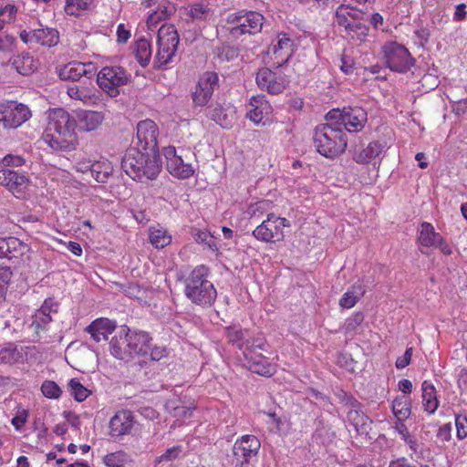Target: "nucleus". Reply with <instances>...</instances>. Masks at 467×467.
<instances>
[{"label":"nucleus","instance_id":"obj_1","mask_svg":"<svg viewBox=\"0 0 467 467\" xmlns=\"http://www.w3.org/2000/svg\"><path fill=\"white\" fill-rule=\"evenodd\" d=\"M76 120L63 109H55L48 115V122L42 135L43 140L53 150L71 151L78 145Z\"/></svg>","mask_w":467,"mask_h":467},{"label":"nucleus","instance_id":"obj_2","mask_svg":"<svg viewBox=\"0 0 467 467\" xmlns=\"http://www.w3.org/2000/svg\"><path fill=\"white\" fill-rule=\"evenodd\" d=\"M121 168L134 181L155 180L161 171L159 152L130 147L122 158Z\"/></svg>","mask_w":467,"mask_h":467},{"label":"nucleus","instance_id":"obj_3","mask_svg":"<svg viewBox=\"0 0 467 467\" xmlns=\"http://www.w3.org/2000/svg\"><path fill=\"white\" fill-rule=\"evenodd\" d=\"M210 270L203 265L196 266L184 280V295L194 305L211 307L216 298L217 291L209 280Z\"/></svg>","mask_w":467,"mask_h":467},{"label":"nucleus","instance_id":"obj_4","mask_svg":"<svg viewBox=\"0 0 467 467\" xmlns=\"http://www.w3.org/2000/svg\"><path fill=\"white\" fill-rule=\"evenodd\" d=\"M313 143L319 154L333 159L345 151L347 138L342 129L331 121L316 127Z\"/></svg>","mask_w":467,"mask_h":467},{"label":"nucleus","instance_id":"obj_5","mask_svg":"<svg viewBox=\"0 0 467 467\" xmlns=\"http://www.w3.org/2000/svg\"><path fill=\"white\" fill-rule=\"evenodd\" d=\"M179 39V34L173 25L166 24L160 27L157 40L158 49L153 62L156 68H165L172 62Z\"/></svg>","mask_w":467,"mask_h":467},{"label":"nucleus","instance_id":"obj_6","mask_svg":"<svg viewBox=\"0 0 467 467\" xmlns=\"http://www.w3.org/2000/svg\"><path fill=\"white\" fill-rule=\"evenodd\" d=\"M264 16L254 11H239L227 16L229 35L237 38L244 34H255L261 31Z\"/></svg>","mask_w":467,"mask_h":467},{"label":"nucleus","instance_id":"obj_7","mask_svg":"<svg viewBox=\"0 0 467 467\" xmlns=\"http://www.w3.org/2000/svg\"><path fill=\"white\" fill-rule=\"evenodd\" d=\"M327 120L335 121V124L344 126L348 132H358L368 120L367 111L361 107H348L342 110L334 109L326 115Z\"/></svg>","mask_w":467,"mask_h":467},{"label":"nucleus","instance_id":"obj_8","mask_svg":"<svg viewBox=\"0 0 467 467\" xmlns=\"http://www.w3.org/2000/svg\"><path fill=\"white\" fill-rule=\"evenodd\" d=\"M265 342L262 338H253L246 344L243 352L250 371L261 376L270 377L275 372V367L268 361V358L265 357L259 350L266 351Z\"/></svg>","mask_w":467,"mask_h":467},{"label":"nucleus","instance_id":"obj_9","mask_svg":"<svg viewBox=\"0 0 467 467\" xmlns=\"http://www.w3.org/2000/svg\"><path fill=\"white\" fill-rule=\"evenodd\" d=\"M382 53L387 67L395 72L405 73L414 65L415 59L401 44L388 42L382 47Z\"/></svg>","mask_w":467,"mask_h":467},{"label":"nucleus","instance_id":"obj_10","mask_svg":"<svg viewBox=\"0 0 467 467\" xmlns=\"http://www.w3.org/2000/svg\"><path fill=\"white\" fill-rule=\"evenodd\" d=\"M130 79V75L121 67H104L97 75V83L99 88L110 97L119 94V87H122Z\"/></svg>","mask_w":467,"mask_h":467},{"label":"nucleus","instance_id":"obj_11","mask_svg":"<svg viewBox=\"0 0 467 467\" xmlns=\"http://www.w3.org/2000/svg\"><path fill=\"white\" fill-rule=\"evenodd\" d=\"M289 226L285 218L269 213L254 231L253 235L255 239L265 243H275L284 238L283 228Z\"/></svg>","mask_w":467,"mask_h":467},{"label":"nucleus","instance_id":"obj_12","mask_svg":"<svg viewBox=\"0 0 467 467\" xmlns=\"http://www.w3.org/2000/svg\"><path fill=\"white\" fill-rule=\"evenodd\" d=\"M31 110L23 103L7 101L0 104V123L5 129H16L31 118Z\"/></svg>","mask_w":467,"mask_h":467},{"label":"nucleus","instance_id":"obj_13","mask_svg":"<svg viewBox=\"0 0 467 467\" xmlns=\"http://www.w3.org/2000/svg\"><path fill=\"white\" fill-rule=\"evenodd\" d=\"M159 129L151 119L140 120L137 124L136 139L133 140V147L140 148L143 150L159 152L157 137Z\"/></svg>","mask_w":467,"mask_h":467},{"label":"nucleus","instance_id":"obj_14","mask_svg":"<svg viewBox=\"0 0 467 467\" xmlns=\"http://www.w3.org/2000/svg\"><path fill=\"white\" fill-rule=\"evenodd\" d=\"M257 86L269 94H280L287 87L289 79L280 72H275L268 67L258 70L255 78Z\"/></svg>","mask_w":467,"mask_h":467},{"label":"nucleus","instance_id":"obj_15","mask_svg":"<svg viewBox=\"0 0 467 467\" xmlns=\"http://www.w3.org/2000/svg\"><path fill=\"white\" fill-rule=\"evenodd\" d=\"M219 88V77L214 71H206L200 77L195 90L192 92L193 103L205 106L214 90Z\"/></svg>","mask_w":467,"mask_h":467},{"label":"nucleus","instance_id":"obj_16","mask_svg":"<svg viewBox=\"0 0 467 467\" xmlns=\"http://www.w3.org/2000/svg\"><path fill=\"white\" fill-rule=\"evenodd\" d=\"M273 60V66L279 68L285 65L294 54V41L286 34L277 36L276 43L273 44L267 52Z\"/></svg>","mask_w":467,"mask_h":467},{"label":"nucleus","instance_id":"obj_17","mask_svg":"<svg viewBox=\"0 0 467 467\" xmlns=\"http://www.w3.org/2000/svg\"><path fill=\"white\" fill-rule=\"evenodd\" d=\"M163 155L167 161L166 168L172 176L179 179H188L193 174L194 170L192 165L184 163L182 156L177 155L176 149L173 146L165 147Z\"/></svg>","mask_w":467,"mask_h":467},{"label":"nucleus","instance_id":"obj_18","mask_svg":"<svg viewBox=\"0 0 467 467\" xmlns=\"http://www.w3.org/2000/svg\"><path fill=\"white\" fill-rule=\"evenodd\" d=\"M110 353L118 359L129 361L132 356L130 329L121 327L109 342Z\"/></svg>","mask_w":467,"mask_h":467},{"label":"nucleus","instance_id":"obj_19","mask_svg":"<svg viewBox=\"0 0 467 467\" xmlns=\"http://www.w3.org/2000/svg\"><path fill=\"white\" fill-rule=\"evenodd\" d=\"M419 243L424 247L439 248L444 254H451V250L442 236L435 232L430 223H422L418 236Z\"/></svg>","mask_w":467,"mask_h":467},{"label":"nucleus","instance_id":"obj_20","mask_svg":"<svg viewBox=\"0 0 467 467\" xmlns=\"http://www.w3.org/2000/svg\"><path fill=\"white\" fill-rule=\"evenodd\" d=\"M29 246L16 237L0 238V258H7L8 260L24 261V257L27 256Z\"/></svg>","mask_w":467,"mask_h":467},{"label":"nucleus","instance_id":"obj_21","mask_svg":"<svg viewBox=\"0 0 467 467\" xmlns=\"http://www.w3.org/2000/svg\"><path fill=\"white\" fill-rule=\"evenodd\" d=\"M28 179L25 172L9 168H0V185L7 188L13 194H20L26 188Z\"/></svg>","mask_w":467,"mask_h":467},{"label":"nucleus","instance_id":"obj_22","mask_svg":"<svg viewBox=\"0 0 467 467\" xmlns=\"http://www.w3.org/2000/svg\"><path fill=\"white\" fill-rule=\"evenodd\" d=\"M261 443L255 436L244 435L234 445V458L237 461H250L251 458L257 455Z\"/></svg>","mask_w":467,"mask_h":467},{"label":"nucleus","instance_id":"obj_23","mask_svg":"<svg viewBox=\"0 0 467 467\" xmlns=\"http://www.w3.org/2000/svg\"><path fill=\"white\" fill-rule=\"evenodd\" d=\"M95 74L93 66L80 62H70L61 67L58 76L62 80L78 81L81 77L90 78Z\"/></svg>","mask_w":467,"mask_h":467},{"label":"nucleus","instance_id":"obj_24","mask_svg":"<svg viewBox=\"0 0 467 467\" xmlns=\"http://www.w3.org/2000/svg\"><path fill=\"white\" fill-rule=\"evenodd\" d=\"M133 416L130 410L118 411L109 421L110 435L119 437L130 432L133 427Z\"/></svg>","mask_w":467,"mask_h":467},{"label":"nucleus","instance_id":"obj_25","mask_svg":"<svg viewBox=\"0 0 467 467\" xmlns=\"http://www.w3.org/2000/svg\"><path fill=\"white\" fill-rule=\"evenodd\" d=\"M115 328V324L109 319L98 318L86 327V331L90 334L94 341L100 342L101 340H108L109 335H110Z\"/></svg>","mask_w":467,"mask_h":467},{"label":"nucleus","instance_id":"obj_26","mask_svg":"<svg viewBox=\"0 0 467 467\" xmlns=\"http://www.w3.org/2000/svg\"><path fill=\"white\" fill-rule=\"evenodd\" d=\"M385 145L379 141H372L364 149H356L353 152V160L359 164L371 162L383 151Z\"/></svg>","mask_w":467,"mask_h":467},{"label":"nucleus","instance_id":"obj_27","mask_svg":"<svg viewBox=\"0 0 467 467\" xmlns=\"http://www.w3.org/2000/svg\"><path fill=\"white\" fill-rule=\"evenodd\" d=\"M12 67L21 75L28 76L35 72L38 67V61L29 53H22L10 59Z\"/></svg>","mask_w":467,"mask_h":467},{"label":"nucleus","instance_id":"obj_28","mask_svg":"<svg viewBox=\"0 0 467 467\" xmlns=\"http://www.w3.org/2000/svg\"><path fill=\"white\" fill-rule=\"evenodd\" d=\"M211 118L221 127L228 129L233 126L235 119V109L230 106L216 104L212 110Z\"/></svg>","mask_w":467,"mask_h":467},{"label":"nucleus","instance_id":"obj_29","mask_svg":"<svg viewBox=\"0 0 467 467\" xmlns=\"http://www.w3.org/2000/svg\"><path fill=\"white\" fill-rule=\"evenodd\" d=\"M33 38L36 44L52 47L59 43V32L53 27H40L34 29Z\"/></svg>","mask_w":467,"mask_h":467},{"label":"nucleus","instance_id":"obj_30","mask_svg":"<svg viewBox=\"0 0 467 467\" xmlns=\"http://www.w3.org/2000/svg\"><path fill=\"white\" fill-rule=\"evenodd\" d=\"M250 106L252 109L247 113L249 119L255 124L263 122L265 114H267L270 109L267 101L264 99V96L253 97L250 99Z\"/></svg>","mask_w":467,"mask_h":467},{"label":"nucleus","instance_id":"obj_31","mask_svg":"<svg viewBox=\"0 0 467 467\" xmlns=\"http://www.w3.org/2000/svg\"><path fill=\"white\" fill-rule=\"evenodd\" d=\"M422 390V404L425 411L432 414L436 411L439 406L437 399V392L432 383L424 380L421 384Z\"/></svg>","mask_w":467,"mask_h":467},{"label":"nucleus","instance_id":"obj_32","mask_svg":"<svg viewBox=\"0 0 467 467\" xmlns=\"http://www.w3.org/2000/svg\"><path fill=\"white\" fill-rule=\"evenodd\" d=\"M78 117L79 128L86 131L96 130L104 119V116L101 112L91 110L79 112Z\"/></svg>","mask_w":467,"mask_h":467},{"label":"nucleus","instance_id":"obj_33","mask_svg":"<svg viewBox=\"0 0 467 467\" xmlns=\"http://www.w3.org/2000/svg\"><path fill=\"white\" fill-rule=\"evenodd\" d=\"M130 340L132 348V354L147 355L150 349V337L147 332L140 331L130 333Z\"/></svg>","mask_w":467,"mask_h":467},{"label":"nucleus","instance_id":"obj_34","mask_svg":"<svg viewBox=\"0 0 467 467\" xmlns=\"http://www.w3.org/2000/svg\"><path fill=\"white\" fill-rule=\"evenodd\" d=\"M348 404L351 407L347 414L348 421L355 427L357 431H359L360 430L363 431L364 426L368 420V418L363 412L358 410L359 403L357 400L354 398H349Z\"/></svg>","mask_w":467,"mask_h":467},{"label":"nucleus","instance_id":"obj_35","mask_svg":"<svg viewBox=\"0 0 467 467\" xmlns=\"http://www.w3.org/2000/svg\"><path fill=\"white\" fill-rule=\"evenodd\" d=\"M149 239L157 249L164 248L171 242V234L162 227H150Z\"/></svg>","mask_w":467,"mask_h":467},{"label":"nucleus","instance_id":"obj_36","mask_svg":"<svg viewBox=\"0 0 467 467\" xmlns=\"http://www.w3.org/2000/svg\"><path fill=\"white\" fill-rule=\"evenodd\" d=\"M47 305L48 302L46 305H42L40 309L32 317L33 320L30 327L36 335H39L40 331L45 330L52 320L51 316L47 313Z\"/></svg>","mask_w":467,"mask_h":467},{"label":"nucleus","instance_id":"obj_37","mask_svg":"<svg viewBox=\"0 0 467 467\" xmlns=\"http://www.w3.org/2000/svg\"><path fill=\"white\" fill-rule=\"evenodd\" d=\"M151 46L150 43L145 39L140 38L135 44V55L138 62L143 67L148 66L151 57Z\"/></svg>","mask_w":467,"mask_h":467},{"label":"nucleus","instance_id":"obj_38","mask_svg":"<svg viewBox=\"0 0 467 467\" xmlns=\"http://www.w3.org/2000/svg\"><path fill=\"white\" fill-rule=\"evenodd\" d=\"M392 411L398 420H406L410 415V401L403 395L397 397L392 402Z\"/></svg>","mask_w":467,"mask_h":467},{"label":"nucleus","instance_id":"obj_39","mask_svg":"<svg viewBox=\"0 0 467 467\" xmlns=\"http://www.w3.org/2000/svg\"><path fill=\"white\" fill-rule=\"evenodd\" d=\"M175 12V7L170 3H162L158 5L157 10L148 17L147 23L150 26H154L161 20L167 19Z\"/></svg>","mask_w":467,"mask_h":467},{"label":"nucleus","instance_id":"obj_40","mask_svg":"<svg viewBox=\"0 0 467 467\" xmlns=\"http://www.w3.org/2000/svg\"><path fill=\"white\" fill-rule=\"evenodd\" d=\"M67 95L77 100L88 103L93 100L94 94L92 88L85 86H71L67 88Z\"/></svg>","mask_w":467,"mask_h":467},{"label":"nucleus","instance_id":"obj_41","mask_svg":"<svg viewBox=\"0 0 467 467\" xmlns=\"http://www.w3.org/2000/svg\"><path fill=\"white\" fill-rule=\"evenodd\" d=\"M22 358L21 352L13 343H8L0 349V363L13 364Z\"/></svg>","mask_w":467,"mask_h":467},{"label":"nucleus","instance_id":"obj_42","mask_svg":"<svg viewBox=\"0 0 467 467\" xmlns=\"http://www.w3.org/2000/svg\"><path fill=\"white\" fill-rule=\"evenodd\" d=\"M166 410L173 417L187 418L192 414L191 408L182 405L179 400H169L165 403Z\"/></svg>","mask_w":467,"mask_h":467},{"label":"nucleus","instance_id":"obj_43","mask_svg":"<svg viewBox=\"0 0 467 467\" xmlns=\"http://www.w3.org/2000/svg\"><path fill=\"white\" fill-rule=\"evenodd\" d=\"M226 336H227L228 341L230 343H232L233 345H235L243 352L244 351L246 344L249 341H253V338L245 339L244 331L242 329H237L235 327H227L226 328Z\"/></svg>","mask_w":467,"mask_h":467},{"label":"nucleus","instance_id":"obj_44","mask_svg":"<svg viewBox=\"0 0 467 467\" xmlns=\"http://www.w3.org/2000/svg\"><path fill=\"white\" fill-rule=\"evenodd\" d=\"M92 0H67L65 11L67 15L78 16L80 12L88 9Z\"/></svg>","mask_w":467,"mask_h":467},{"label":"nucleus","instance_id":"obj_45","mask_svg":"<svg viewBox=\"0 0 467 467\" xmlns=\"http://www.w3.org/2000/svg\"><path fill=\"white\" fill-rule=\"evenodd\" d=\"M127 462L128 456L122 451L107 454L104 457V463L108 467H125L124 465Z\"/></svg>","mask_w":467,"mask_h":467},{"label":"nucleus","instance_id":"obj_46","mask_svg":"<svg viewBox=\"0 0 467 467\" xmlns=\"http://www.w3.org/2000/svg\"><path fill=\"white\" fill-rule=\"evenodd\" d=\"M68 386L71 389V394L78 401L85 400L89 395L88 389H86L77 379H70Z\"/></svg>","mask_w":467,"mask_h":467},{"label":"nucleus","instance_id":"obj_47","mask_svg":"<svg viewBox=\"0 0 467 467\" xmlns=\"http://www.w3.org/2000/svg\"><path fill=\"white\" fill-rule=\"evenodd\" d=\"M16 11V7L11 4L0 8V30L4 28L5 24H9L15 19Z\"/></svg>","mask_w":467,"mask_h":467},{"label":"nucleus","instance_id":"obj_48","mask_svg":"<svg viewBox=\"0 0 467 467\" xmlns=\"http://www.w3.org/2000/svg\"><path fill=\"white\" fill-rule=\"evenodd\" d=\"M41 391L43 395L48 399H57L61 395V389L59 386L51 380H46L41 386Z\"/></svg>","mask_w":467,"mask_h":467},{"label":"nucleus","instance_id":"obj_49","mask_svg":"<svg viewBox=\"0 0 467 467\" xmlns=\"http://www.w3.org/2000/svg\"><path fill=\"white\" fill-rule=\"evenodd\" d=\"M210 12V8L201 3L193 4L190 6L189 16L192 19L204 20Z\"/></svg>","mask_w":467,"mask_h":467},{"label":"nucleus","instance_id":"obj_50","mask_svg":"<svg viewBox=\"0 0 467 467\" xmlns=\"http://www.w3.org/2000/svg\"><path fill=\"white\" fill-rule=\"evenodd\" d=\"M368 27L361 23V22H353L351 26V29H348L347 32L352 38H357L358 40H363L364 37L368 35Z\"/></svg>","mask_w":467,"mask_h":467},{"label":"nucleus","instance_id":"obj_51","mask_svg":"<svg viewBox=\"0 0 467 467\" xmlns=\"http://www.w3.org/2000/svg\"><path fill=\"white\" fill-rule=\"evenodd\" d=\"M25 164V159L20 155L8 154L2 160L0 168H19Z\"/></svg>","mask_w":467,"mask_h":467},{"label":"nucleus","instance_id":"obj_52","mask_svg":"<svg viewBox=\"0 0 467 467\" xmlns=\"http://www.w3.org/2000/svg\"><path fill=\"white\" fill-rule=\"evenodd\" d=\"M238 56V48L228 45H223L218 51V57L221 60L233 61L237 58Z\"/></svg>","mask_w":467,"mask_h":467},{"label":"nucleus","instance_id":"obj_53","mask_svg":"<svg viewBox=\"0 0 467 467\" xmlns=\"http://www.w3.org/2000/svg\"><path fill=\"white\" fill-rule=\"evenodd\" d=\"M347 14L348 13L345 5L338 6L336 11V21L338 26H344L346 32L351 29V26L353 25V22L349 21Z\"/></svg>","mask_w":467,"mask_h":467},{"label":"nucleus","instance_id":"obj_54","mask_svg":"<svg viewBox=\"0 0 467 467\" xmlns=\"http://www.w3.org/2000/svg\"><path fill=\"white\" fill-rule=\"evenodd\" d=\"M91 176L98 182H105L109 178L110 171H109V167L105 168L104 171L101 170V165L99 163H94L90 167Z\"/></svg>","mask_w":467,"mask_h":467},{"label":"nucleus","instance_id":"obj_55","mask_svg":"<svg viewBox=\"0 0 467 467\" xmlns=\"http://www.w3.org/2000/svg\"><path fill=\"white\" fill-rule=\"evenodd\" d=\"M182 452V447L181 446H173L171 448H169L165 451L164 453H162L158 458V462H172L175 459H177Z\"/></svg>","mask_w":467,"mask_h":467},{"label":"nucleus","instance_id":"obj_56","mask_svg":"<svg viewBox=\"0 0 467 467\" xmlns=\"http://www.w3.org/2000/svg\"><path fill=\"white\" fill-rule=\"evenodd\" d=\"M455 426L457 437L462 440L467 436V417L465 415H457L455 417Z\"/></svg>","mask_w":467,"mask_h":467},{"label":"nucleus","instance_id":"obj_57","mask_svg":"<svg viewBox=\"0 0 467 467\" xmlns=\"http://www.w3.org/2000/svg\"><path fill=\"white\" fill-rule=\"evenodd\" d=\"M358 299L356 298L355 296L351 295L349 291L346 292L341 299L339 300V305L343 308H351L353 307Z\"/></svg>","mask_w":467,"mask_h":467},{"label":"nucleus","instance_id":"obj_58","mask_svg":"<svg viewBox=\"0 0 467 467\" xmlns=\"http://www.w3.org/2000/svg\"><path fill=\"white\" fill-rule=\"evenodd\" d=\"M411 356H412V348H409L406 349L403 356L399 357L397 358V360H396L397 368L400 369V368H406L410 363Z\"/></svg>","mask_w":467,"mask_h":467},{"label":"nucleus","instance_id":"obj_59","mask_svg":"<svg viewBox=\"0 0 467 467\" xmlns=\"http://www.w3.org/2000/svg\"><path fill=\"white\" fill-rule=\"evenodd\" d=\"M458 386L461 389V395L463 397V400H467V368L462 369L459 375L458 379Z\"/></svg>","mask_w":467,"mask_h":467},{"label":"nucleus","instance_id":"obj_60","mask_svg":"<svg viewBox=\"0 0 467 467\" xmlns=\"http://www.w3.org/2000/svg\"><path fill=\"white\" fill-rule=\"evenodd\" d=\"M451 424H443L437 431V438L442 442L448 441L451 439Z\"/></svg>","mask_w":467,"mask_h":467},{"label":"nucleus","instance_id":"obj_61","mask_svg":"<svg viewBox=\"0 0 467 467\" xmlns=\"http://www.w3.org/2000/svg\"><path fill=\"white\" fill-rule=\"evenodd\" d=\"M27 419V411L22 410L21 412L17 413L13 419H12V424L16 430H20L23 425L26 423Z\"/></svg>","mask_w":467,"mask_h":467},{"label":"nucleus","instance_id":"obj_62","mask_svg":"<svg viewBox=\"0 0 467 467\" xmlns=\"http://www.w3.org/2000/svg\"><path fill=\"white\" fill-rule=\"evenodd\" d=\"M130 37V33L127 30L123 24L118 26L117 40L119 43H126Z\"/></svg>","mask_w":467,"mask_h":467},{"label":"nucleus","instance_id":"obj_63","mask_svg":"<svg viewBox=\"0 0 467 467\" xmlns=\"http://www.w3.org/2000/svg\"><path fill=\"white\" fill-rule=\"evenodd\" d=\"M340 68L344 73L351 74L354 69V63L351 59H348L345 56H342Z\"/></svg>","mask_w":467,"mask_h":467},{"label":"nucleus","instance_id":"obj_64","mask_svg":"<svg viewBox=\"0 0 467 467\" xmlns=\"http://www.w3.org/2000/svg\"><path fill=\"white\" fill-rule=\"evenodd\" d=\"M348 291L358 300L364 296L366 292L363 285L359 282L354 284Z\"/></svg>","mask_w":467,"mask_h":467}]
</instances>
